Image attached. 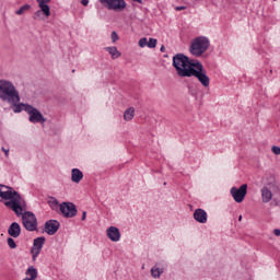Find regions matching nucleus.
<instances>
[{
    "label": "nucleus",
    "instance_id": "obj_33",
    "mask_svg": "<svg viewBox=\"0 0 280 280\" xmlns=\"http://www.w3.org/2000/svg\"><path fill=\"white\" fill-rule=\"evenodd\" d=\"M82 5L86 7L89 5V0H81Z\"/></svg>",
    "mask_w": 280,
    "mask_h": 280
},
{
    "label": "nucleus",
    "instance_id": "obj_25",
    "mask_svg": "<svg viewBox=\"0 0 280 280\" xmlns=\"http://www.w3.org/2000/svg\"><path fill=\"white\" fill-rule=\"evenodd\" d=\"M32 7L30 4H25L23 7H21L18 11H15V14H18V16H21L23 14H25V12H27V10H30Z\"/></svg>",
    "mask_w": 280,
    "mask_h": 280
},
{
    "label": "nucleus",
    "instance_id": "obj_4",
    "mask_svg": "<svg viewBox=\"0 0 280 280\" xmlns=\"http://www.w3.org/2000/svg\"><path fill=\"white\" fill-rule=\"evenodd\" d=\"M209 38L207 37H196L190 45L189 51L196 58H200L202 54L209 49Z\"/></svg>",
    "mask_w": 280,
    "mask_h": 280
},
{
    "label": "nucleus",
    "instance_id": "obj_8",
    "mask_svg": "<svg viewBox=\"0 0 280 280\" xmlns=\"http://www.w3.org/2000/svg\"><path fill=\"white\" fill-rule=\"evenodd\" d=\"M100 2L107 10H114L115 12L126 10V0H100Z\"/></svg>",
    "mask_w": 280,
    "mask_h": 280
},
{
    "label": "nucleus",
    "instance_id": "obj_18",
    "mask_svg": "<svg viewBox=\"0 0 280 280\" xmlns=\"http://www.w3.org/2000/svg\"><path fill=\"white\" fill-rule=\"evenodd\" d=\"M21 101H16L15 103H9L10 106L13 108V113H23L27 106H31L30 104L25 103H19Z\"/></svg>",
    "mask_w": 280,
    "mask_h": 280
},
{
    "label": "nucleus",
    "instance_id": "obj_5",
    "mask_svg": "<svg viewBox=\"0 0 280 280\" xmlns=\"http://www.w3.org/2000/svg\"><path fill=\"white\" fill-rule=\"evenodd\" d=\"M197 78L198 82L205 86V89H208V86L211 84V79H209V75H207V70H205V66L200 63V61H196L195 70H192L191 78Z\"/></svg>",
    "mask_w": 280,
    "mask_h": 280
},
{
    "label": "nucleus",
    "instance_id": "obj_1",
    "mask_svg": "<svg viewBox=\"0 0 280 280\" xmlns=\"http://www.w3.org/2000/svg\"><path fill=\"white\" fill-rule=\"evenodd\" d=\"M0 200H7L4 205L11 211H14L15 215L20 218L25 211L27 205L25 203V199L21 197L16 190L12 187H8L5 185L0 184Z\"/></svg>",
    "mask_w": 280,
    "mask_h": 280
},
{
    "label": "nucleus",
    "instance_id": "obj_10",
    "mask_svg": "<svg viewBox=\"0 0 280 280\" xmlns=\"http://www.w3.org/2000/svg\"><path fill=\"white\" fill-rule=\"evenodd\" d=\"M60 212L65 218H75L78 215V209L72 202H62L60 205Z\"/></svg>",
    "mask_w": 280,
    "mask_h": 280
},
{
    "label": "nucleus",
    "instance_id": "obj_2",
    "mask_svg": "<svg viewBox=\"0 0 280 280\" xmlns=\"http://www.w3.org/2000/svg\"><path fill=\"white\" fill-rule=\"evenodd\" d=\"M173 67L179 78H191L196 69V61L189 60L184 54H176L173 57Z\"/></svg>",
    "mask_w": 280,
    "mask_h": 280
},
{
    "label": "nucleus",
    "instance_id": "obj_37",
    "mask_svg": "<svg viewBox=\"0 0 280 280\" xmlns=\"http://www.w3.org/2000/svg\"><path fill=\"white\" fill-rule=\"evenodd\" d=\"M240 222H242V215L238 217Z\"/></svg>",
    "mask_w": 280,
    "mask_h": 280
},
{
    "label": "nucleus",
    "instance_id": "obj_27",
    "mask_svg": "<svg viewBox=\"0 0 280 280\" xmlns=\"http://www.w3.org/2000/svg\"><path fill=\"white\" fill-rule=\"evenodd\" d=\"M40 14H43V9H39L38 11H36L33 15V19L36 21L38 19H40Z\"/></svg>",
    "mask_w": 280,
    "mask_h": 280
},
{
    "label": "nucleus",
    "instance_id": "obj_23",
    "mask_svg": "<svg viewBox=\"0 0 280 280\" xmlns=\"http://www.w3.org/2000/svg\"><path fill=\"white\" fill-rule=\"evenodd\" d=\"M135 118V107H129L124 113V119L125 121H132Z\"/></svg>",
    "mask_w": 280,
    "mask_h": 280
},
{
    "label": "nucleus",
    "instance_id": "obj_35",
    "mask_svg": "<svg viewBox=\"0 0 280 280\" xmlns=\"http://www.w3.org/2000/svg\"><path fill=\"white\" fill-rule=\"evenodd\" d=\"M160 51H161L162 54L165 52V46H164V45L161 46Z\"/></svg>",
    "mask_w": 280,
    "mask_h": 280
},
{
    "label": "nucleus",
    "instance_id": "obj_16",
    "mask_svg": "<svg viewBox=\"0 0 280 280\" xmlns=\"http://www.w3.org/2000/svg\"><path fill=\"white\" fill-rule=\"evenodd\" d=\"M194 219L196 220V222H199V224H207V220H208L207 211L200 208L196 209L194 212Z\"/></svg>",
    "mask_w": 280,
    "mask_h": 280
},
{
    "label": "nucleus",
    "instance_id": "obj_31",
    "mask_svg": "<svg viewBox=\"0 0 280 280\" xmlns=\"http://www.w3.org/2000/svg\"><path fill=\"white\" fill-rule=\"evenodd\" d=\"M2 152H4L5 156H10V149H5L2 147Z\"/></svg>",
    "mask_w": 280,
    "mask_h": 280
},
{
    "label": "nucleus",
    "instance_id": "obj_28",
    "mask_svg": "<svg viewBox=\"0 0 280 280\" xmlns=\"http://www.w3.org/2000/svg\"><path fill=\"white\" fill-rule=\"evenodd\" d=\"M112 42L115 43L116 40H119V35H117V32H112L110 35Z\"/></svg>",
    "mask_w": 280,
    "mask_h": 280
},
{
    "label": "nucleus",
    "instance_id": "obj_26",
    "mask_svg": "<svg viewBox=\"0 0 280 280\" xmlns=\"http://www.w3.org/2000/svg\"><path fill=\"white\" fill-rule=\"evenodd\" d=\"M7 242H8V246H9V247H11V248H16V242H14V238L9 237V238L7 240Z\"/></svg>",
    "mask_w": 280,
    "mask_h": 280
},
{
    "label": "nucleus",
    "instance_id": "obj_20",
    "mask_svg": "<svg viewBox=\"0 0 280 280\" xmlns=\"http://www.w3.org/2000/svg\"><path fill=\"white\" fill-rule=\"evenodd\" d=\"M262 202H270L272 200V191L268 187H262L260 190Z\"/></svg>",
    "mask_w": 280,
    "mask_h": 280
},
{
    "label": "nucleus",
    "instance_id": "obj_34",
    "mask_svg": "<svg viewBox=\"0 0 280 280\" xmlns=\"http://www.w3.org/2000/svg\"><path fill=\"white\" fill-rule=\"evenodd\" d=\"M81 220L82 221L86 220V211H83Z\"/></svg>",
    "mask_w": 280,
    "mask_h": 280
},
{
    "label": "nucleus",
    "instance_id": "obj_3",
    "mask_svg": "<svg viewBox=\"0 0 280 280\" xmlns=\"http://www.w3.org/2000/svg\"><path fill=\"white\" fill-rule=\"evenodd\" d=\"M0 100L7 104L21 102V94L13 82L5 79L0 80Z\"/></svg>",
    "mask_w": 280,
    "mask_h": 280
},
{
    "label": "nucleus",
    "instance_id": "obj_17",
    "mask_svg": "<svg viewBox=\"0 0 280 280\" xmlns=\"http://www.w3.org/2000/svg\"><path fill=\"white\" fill-rule=\"evenodd\" d=\"M8 233L11 237H19L21 235V225L18 222H13L9 226Z\"/></svg>",
    "mask_w": 280,
    "mask_h": 280
},
{
    "label": "nucleus",
    "instance_id": "obj_15",
    "mask_svg": "<svg viewBox=\"0 0 280 280\" xmlns=\"http://www.w3.org/2000/svg\"><path fill=\"white\" fill-rule=\"evenodd\" d=\"M159 40L156 38H149L148 37H142L139 39L138 45L143 49V47H149V49H154L156 47V44Z\"/></svg>",
    "mask_w": 280,
    "mask_h": 280
},
{
    "label": "nucleus",
    "instance_id": "obj_21",
    "mask_svg": "<svg viewBox=\"0 0 280 280\" xmlns=\"http://www.w3.org/2000/svg\"><path fill=\"white\" fill-rule=\"evenodd\" d=\"M105 51H107L112 56V60H117V58H121V52L118 51L117 47H105Z\"/></svg>",
    "mask_w": 280,
    "mask_h": 280
},
{
    "label": "nucleus",
    "instance_id": "obj_30",
    "mask_svg": "<svg viewBox=\"0 0 280 280\" xmlns=\"http://www.w3.org/2000/svg\"><path fill=\"white\" fill-rule=\"evenodd\" d=\"M175 10H176V12H180V11H183V10H187V7H185V5L175 7Z\"/></svg>",
    "mask_w": 280,
    "mask_h": 280
},
{
    "label": "nucleus",
    "instance_id": "obj_36",
    "mask_svg": "<svg viewBox=\"0 0 280 280\" xmlns=\"http://www.w3.org/2000/svg\"><path fill=\"white\" fill-rule=\"evenodd\" d=\"M135 1L136 3H143V0H132Z\"/></svg>",
    "mask_w": 280,
    "mask_h": 280
},
{
    "label": "nucleus",
    "instance_id": "obj_29",
    "mask_svg": "<svg viewBox=\"0 0 280 280\" xmlns=\"http://www.w3.org/2000/svg\"><path fill=\"white\" fill-rule=\"evenodd\" d=\"M271 152H272L273 154L279 155V154H280V148L277 147V145H273V147L271 148Z\"/></svg>",
    "mask_w": 280,
    "mask_h": 280
},
{
    "label": "nucleus",
    "instance_id": "obj_11",
    "mask_svg": "<svg viewBox=\"0 0 280 280\" xmlns=\"http://www.w3.org/2000/svg\"><path fill=\"white\" fill-rule=\"evenodd\" d=\"M43 246H45L44 236H40L34 240L33 247L31 248L33 261H36V259L38 258V255H40V250H43Z\"/></svg>",
    "mask_w": 280,
    "mask_h": 280
},
{
    "label": "nucleus",
    "instance_id": "obj_7",
    "mask_svg": "<svg viewBox=\"0 0 280 280\" xmlns=\"http://www.w3.org/2000/svg\"><path fill=\"white\" fill-rule=\"evenodd\" d=\"M25 113H27V115H30L28 121H31V124H45V121H46V119L43 116V114L40 113V110H38L36 107H34L32 105L26 106Z\"/></svg>",
    "mask_w": 280,
    "mask_h": 280
},
{
    "label": "nucleus",
    "instance_id": "obj_13",
    "mask_svg": "<svg viewBox=\"0 0 280 280\" xmlns=\"http://www.w3.org/2000/svg\"><path fill=\"white\" fill-rule=\"evenodd\" d=\"M106 235L110 242H119V240H121V232H119V229L115 226H109L106 230Z\"/></svg>",
    "mask_w": 280,
    "mask_h": 280
},
{
    "label": "nucleus",
    "instance_id": "obj_14",
    "mask_svg": "<svg viewBox=\"0 0 280 280\" xmlns=\"http://www.w3.org/2000/svg\"><path fill=\"white\" fill-rule=\"evenodd\" d=\"M38 3V8L42 9V12L46 19H49L51 16V9L49 8V4L51 0H36Z\"/></svg>",
    "mask_w": 280,
    "mask_h": 280
},
{
    "label": "nucleus",
    "instance_id": "obj_9",
    "mask_svg": "<svg viewBox=\"0 0 280 280\" xmlns=\"http://www.w3.org/2000/svg\"><path fill=\"white\" fill-rule=\"evenodd\" d=\"M230 194L232 198L235 200V202H244V199L246 198V194H248V185L243 184L240 188L232 187L230 190Z\"/></svg>",
    "mask_w": 280,
    "mask_h": 280
},
{
    "label": "nucleus",
    "instance_id": "obj_12",
    "mask_svg": "<svg viewBox=\"0 0 280 280\" xmlns=\"http://www.w3.org/2000/svg\"><path fill=\"white\" fill-rule=\"evenodd\" d=\"M58 229H60V222L56 220H49L45 223V233H47V235H56Z\"/></svg>",
    "mask_w": 280,
    "mask_h": 280
},
{
    "label": "nucleus",
    "instance_id": "obj_19",
    "mask_svg": "<svg viewBox=\"0 0 280 280\" xmlns=\"http://www.w3.org/2000/svg\"><path fill=\"white\" fill-rule=\"evenodd\" d=\"M84 178V174L79 168H73L71 171L72 183H80Z\"/></svg>",
    "mask_w": 280,
    "mask_h": 280
},
{
    "label": "nucleus",
    "instance_id": "obj_22",
    "mask_svg": "<svg viewBox=\"0 0 280 280\" xmlns=\"http://www.w3.org/2000/svg\"><path fill=\"white\" fill-rule=\"evenodd\" d=\"M38 278V270H36V268L34 267H30L26 270V278H24L23 280H36Z\"/></svg>",
    "mask_w": 280,
    "mask_h": 280
},
{
    "label": "nucleus",
    "instance_id": "obj_6",
    "mask_svg": "<svg viewBox=\"0 0 280 280\" xmlns=\"http://www.w3.org/2000/svg\"><path fill=\"white\" fill-rule=\"evenodd\" d=\"M25 209L22 211V222H23V226L24 229H26V231H36V229L38 228V221L36 220V215L32 212H24Z\"/></svg>",
    "mask_w": 280,
    "mask_h": 280
},
{
    "label": "nucleus",
    "instance_id": "obj_32",
    "mask_svg": "<svg viewBox=\"0 0 280 280\" xmlns=\"http://www.w3.org/2000/svg\"><path fill=\"white\" fill-rule=\"evenodd\" d=\"M273 235H276V237H280V230L279 229H275L273 230Z\"/></svg>",
    "mask_w": 280,
    "mask_h": 280
},
{
    "label": "nucleus",
    "instance_id": "obj_24",
    "mask_svg": "<svg viewBox=\"0 0 280 280\" xmlns=\"http://www.w3.org/2000/svg\"><path fill=\"white\" fill-rule=\"evenodd\" d=\"M164 270L165 269L163 267H159V265H156L151 269V275L154 279H159V277L163 275Z\"/></svg>",
    "mask_w": 280,
    "mask_h": 280
}]
</instances>
